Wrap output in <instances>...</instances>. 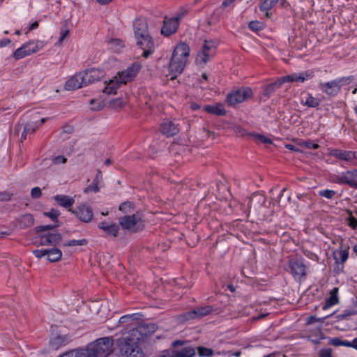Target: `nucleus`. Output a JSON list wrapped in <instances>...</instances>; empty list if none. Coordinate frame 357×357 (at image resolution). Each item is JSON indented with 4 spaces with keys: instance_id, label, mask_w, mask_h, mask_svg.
Wrapping results in <instances>:
<instances>
[{
    "instance_id": "obj_1",
    "label": "nucleus",
    "mask_w": 357,
    "mask_h": 357,
    "mask_svg": "<svg viewBox=\"0 0 357 357\" xmlns=\"http://www.w3.org/2000/svg\"><path fill=\"white\" fill-rule=\"evenodd\" d=\"M142 341L141 331L137 329L130 330L119 340L121 354L123 357H145L141 347Z\"/></svg>"
},
{
    "instance_id": "obj_2",
    "label": "nucleus",
    "mask_w": 357,
    "mask_h": 357,
    "mask_svg": "<svg viewBox=\"0 0 357 357\" xmlns=\"http://www.w3.org/2000/svg\"><path fill=\"white\" fill-rule=\"evenodd\" d=\"M190 52V47L185 43H181L176 46L169 63L171 79H175L183 71Z\"/></svg>"
},
{
    "instance_id": "obj_3",
    "label": "nucleus",
    "mask_w": 357,
    "mask_h": 357,
    "mask_svg": "<svg viewBox=\"0 0 357 357\" xmlns=\"http://www.w3.org/2000/svg\"><path fill=\"white\" fill-rule=\"evenodd\" d=\"M113 345V339L105 337L89 344L83 351L86 357H106L112 352Z\"/></svg>"
},
{
    "instance_id": "obj_4",
    "label": "nucleus",
    "mask_w": 357,
    "mask_h": 357,
    "mask_svg": "<svg viewBox=\"0 0 357 357\" xmlns=\"http://www.w3.org/2000/svg\"><path fill=\"white\" fill-rule=\"evenodd\" d=\"M119 222L124 230L132 233L142 231L145 227L143 215L141 211H137L131 215H125L119 218Z\"/></svg>"
},
{
    "instance_id": "obj_5",
    "label": "nucleus",
    "mask_w": 357,
    "mask_h": 357,
    "mask_svg": "<svg viewBox=\"0 0 357 357\" xmlns=\"http://www.w3.org/2000/svg\"><path fill=\"white\" fill-rule=\"evenodd\" d=\"M354 79L352 76L342 77L336 79L320 83L319 86L323 92L331 96H335L339 93L342 86L349 85Z\"/></svg>"
},
{
    "instance_id": "obj_6",
    "label": "nucleus",
    "mask_w": 357,
    "mask_h": 357,
    "mask_svg": "<svg viewBox=\"0 0 357 357\" xmlns=\"http://www.w3.org/2000/svg\"><path fill=\"white\" fill-rule=\"evenodd\" d=\"M333 181L339 185H347L357 189V169L342 172L332 176Z\"/></svg>"
},
{
    "instance_id": "obj_7",
    "label": "nucleus",
    "mask_w": 357,
    "mask_h": 357,
    "mask_svg": "<svg viewBox=\"0 0 357 357\" xmlns=\"http://www.w3.org/2000/svg\"><path fill=\"white\" fill-rule=\"evenodd\" d=\"M44 46L43 42L40 40H30L22 45V47L17 49L13 53V57L15 60L23 59L24 57L31 55Z\"/></svg>"
},
{
    "instance_id": "obj_8",
    "label": "nucleus",
    "mask_w": 357,
    "mask_h": 357,
    "mask_svg": "<svg viewBox=\"0 0 357 357\" xmlns=\"http://www.w3.org/2000/svg\"><path fill=\"white\" fill-rule=\"evenodd\" d=\"M329 155L344 162L347 165L354 166L357 165V152L340 149H331L329 150Z\"/></svg>"
},
{
    "instance_id": "obj_9",
    "label": "nucleus",
    "mask_w": 357,
    "mask_h": 357,
    "mask_svg": "<svg viewBox=\"0 0 357 357\" xmlns=\"http://www.w3.org/2000/svg\"><path fill=\"white\" fill-rule=\"evenodd\" d=\"M215 43L212 40H205L202 48L197 53V62L199 65H206V63L213 58L216 53Z\"/></svg>"
},
{
    "instance_id": "obj_10",
    "label": "nucleus",
    "mask_w": 357,
    "mask_h": 357,
    "mask_svg": "<svg viewBox=\"0 0 357 357\" xmlns=\"http://www.w3.org/2000/svg\"><path fill=\"white\" fill-rule=\"evenodd\" d=\"M349 255V246L343 243H340L338 249L333 252V259L335 260V271L340 273L343 271L344 263L347 261Z\"/></svg>"
},
{
    "instance_id": "obj_11",
    "label": "nucleus",
    "mask_w": 357,
    "mask_h": 357,
    "mask_svg": "<svg viewBox=\"0 0 357 357\" xmlns=\"http://www.w3.org/2000/svg\"><path fill=\"white\" fill-rule=\"evenodd\" d=\"M252 90L250 87H243L235 90L227 96V100L230 105L241 103L252 96Z\"/></svg>"
},
{
    "instance_id": "obj_12",
    "label": "nucleus",
    "mask_w": 357,
    "mask_h": 357,
    "mask_svg": "<svg viewBox=\"0 0 357 357\" xmlns=\"http://www.w3.org/2000/svg\"><path fill=\"white\" fill-rule=\"evenodd\" d=\"M142 65L139 62H134L130 66H128L125 70H123L117 74L118 82L123 83V84L131 82L138 74Z\"/></svg>"
},
{
    "instance_id": "obj_13",
    "label": "nucleus",
    "mask_w": 357,
    "mask_h": 357,
    "mask_svg": "<svg viewBox=\"0 0 357 357\" xmlns=\"http://www.w3.org/2000/svg\"><path fill=\"white\" fill-rule=\"evenodd\" d=\"M288 266L296 280H301L307 275L306 266L303 259L293 258L288 261Z\"/></svg>"
},
{
    "instance_id": "obj_14",
    "label": "nucleus",
    "mask_w": 357,
    "mask_h": 357,
    "mask_svg": "<svg viewBox=\"0 0 357 357\" xmlns=\"http://www.w3.org/2000/svg\"><path fill=\"white\" fill-rule=\"evenodd\" d=\"M184 15L185 13H182L175 17L165 20L161 29V33L165 36H169L175 33L178 27L179 21Z\"/></svg>"
},
{
    "instance_id": "obj_15",
    "label": "nucleus",
    "mask_w": 357,
    "mask_h": 357,
    "mask_svg": "<svg viewBox=\"0 0 357 357\" xmlns=\"http://www.w3.org/2000/svg\"><path fill=\"white\" fill-rule=\"evenodd\" d=\"M314 76L312 70H306L300 73H292L280 77L282 84L285 82H304Z\"/></svg>"
},
{
    "instance_id": "obj_16",
    "label": "nucleus",
    "mask_w": 357,
    "mask_h": 357,
    "mask_svg": "<svg viewBox=\"0 0 357 357\" xmlns=\"http://www.w3.org/2000/svg\"><path fill=\"white\" fill-rule=\"evenodd\" d=\"M133 29L135 33V38H140L144 37L148 43L150 41L149 33L148 31V24L144 19H137L133 24Z\"/></svg>"
},
{
    "instance_id": "obj_17",
    "label": "nucleus",
    "mask_w": 357,
    "mask_h": 357,
    "mask_svg": "<svg viewBox=\"0 0 357 357\" xmlns=\"http://www.w3.org/2000/svg\"><path fill=\"white\" fill-rule=\"evenodd\" d=\"M86 86V84L83 73L79 72L66 81L65 89L68 91H74Z\"/></svg>"
},
{
    "instance_id": "obj_18",
    "label": "nucleus",
    "mask_w": 357,
    "mask_h": 357,
    "mask_svg": "<svg viewBox=\"0 0 357 357\" xmlns=\"http://www.w3.org/2000/svg\"><path fill=\"white\" fill-rule=\"evenodd\" d=\"M81 221L84 222H89L93 217V213L91 208L87 205H80L75 210L72 211Z\"/></svg>"
},
{
    "instance_id": "obj_19",
    "label": "nucleus",
    "mask_w": 357,
    "mask_h": 357,
    "mask_svg": "<svg viewBox=\"0 0 357 357\" xmlns=\"http://www.w3.org/2000/svg\"><path fill=\"white\" fill-rule=\"evenodd\" d=\"M82 72L84 77V80L86 84V86L88 84L94 83L95 82L100 80L105 76V74L104 70L99 68L87 69Z\"/></svg>"
},
{
    "instance_id": "obj_20",
    "label": "nucleus",
    "mask_w": 357,
    "mask_h": 357,
    "mask_svg": "<svg viewBox=\"0 0 357 357\" xmlns=\"http://www.w3.org/2000/svg\"><path fill=\"white\" fill-rule=\"evenodd\" d=\"M150 41L148 43V40L145 39L144 37L140 38H136L137 45L143 50L142 56L144 58H148L154 51V42L152 37L149 35Z\"/></svg>"
},
{
    "instance_id": "obj_21",
    "label": "nucleus",
    "mask_w": 357,
    "mask_h": 357,
    "mask_svg": "<svg viewBox=\"0 0 357 357\" xmlns=\"http://www.w3.org/2000/svg\"><path fill=\"white\" fill-rule=\"evenodd\" d=\"M212 310L213 308L211 306L199 307L185 313L183 316L185 319L202 318L208 314Z\"/></svg>"
},
{
    "instance_id": "obj_22",
    "label": "nucleus",
    "mask_w": 357,
    "mask_h": 357,
    "mask_svg": "<svg viewBox=\"0 0 357 357\" xmlns=\"http://www.w3.org/2000/svg\"><path fill=\"white\" fill-rule=\"evenodd\" d=\"M160 130L166 136L172 137L179 132V128L174 121L165 120L161 124Z\"/></svg>"
},
{
    "instance_id": "obj_23",
    "label": "nucleus",
    "mask_w": 357,
    "mask_h": 357,
    "mask_svg": "<svg viewBox=\"0 0 357 357\" xmlns=\"http://www.w3.org/2000/svg\"><path fill=\"white\" fill-rule=\"evenodd\" d=\"M98 227L102 230L107 236L116 237L119 234V227L113 222H100Z\"/></svg>"
},
{
    "instance_id": "obj_24",
    "label": "nucleus",
    "mask_w": 357,
    "mask_h": 357,
    "mask_svg": "<svg viewBox=\"0 0 357 357\" xmlns=\"http://www.w3.org/2000/svg\"><path fill=\"white\" fill-rule=\"evenodd\" d=\"M195 350L197 351L199 357H213L215 355L226 356L229 354V351L213 350L204 346H199Z\"/></svg>"
},
{
    "instance_id": "obj_25",
    "label": "nucleus",
    "mask_w": 357,
    "mask_h": 357,
    "mask_svg": "<svg viewBox=\"0 0 357 357\" xmlns=\"http://www.w3.org/2000/svg\"><path fill=\"white\" fill-rule=\"evenodd\" d=\"M61 240V235L59 232L49 233L42 235L40 238L43 245H56Z\"/></svg>"
},
{
    "instance_id": "obj_26",
    "label": "nucleus",
    "mask_w": 357,
    "mask_h": 357,
    "mask_svg": "<svg viewBox=\"0 0 357 357\" xmlns=\"http://www.w3.org/2000/svg\"><path fill=\"white\" fill-rule=\"evenodd\" d=\"M320 99L313 97L312 95L309 93L302 94L301 97V105L308 107H317L320 105Z\"/></svg>"
},
{
    "instance_id": "obj_27",
    "label": "nucleus",
    "mask_w": 357,
    "mask_h": 357,
    "mask_svg": "<svg viewBox=\"0 0 357 357\" xmlns=\"http://www.w3.org/2000/svg\"><path fill=\"white\" fill-rule=\"evenodd\" d=\"M53 199L60 206L66 208H70L75 203L74 197L65 195H56Z\"/></svg>"
},
{
    "instance_id": "obj_28",
    "label": "nucleus",
    "mask_w": 357,
    "mask_h": 357,
    "mask_svg": "<svg viewBox=\"0 0 357 357\" xmlns=\"http://www.w3.org/2000/svg\"><path fill=\"white\" fill-rule=\"evenodd\" d=\"M282 82H281L280 77L275 82L271 83L263 87V97L266 100L269 97L281 86Z\"/></svg>"
},
{
    "instance_id": "obj_29",
    "label": "nucleus",
    "mask_w": 357,
    "mask_h": 357,
    "mask_svg": "<svg viewBox=\"0 0 357 357\" xmlns=\"http://www.w3.org/2000/svg\"><path fill=\"white\" fill-rule=\"evenodd\" d=\"M326 317H317L314 315H311L306 319L305 323L307 325H311L316 323H319L320 326L316 328L317 336L319 338H323V334L321 331V325L324 324Z\"/></svg>"
},
{
    "instance_id": "obj_30",
    "label": "nucleus",
    "mask_w": 357,
    "mask_h": 357,
    "mask_svg": "<svg viewBox=\"0 0 357 357\" xmlns=\"http://www.w3.org/2000/svg\"><path fill=\"white\" fill-rule=\"evenodd\" d=\"M204 110L209 114H215L218 116H223L226 114L225 107L221 103H217L213 105H205Z\"/></svg>"
},
{
    "instance_id": "obj_31",
    "label": "nucleus",
    "mask_w": 357,
    "mask_h": 357,
    "mask_svg": "<svg viewBox=\"0 0 357 357\" xmlns=\"http://www.w3.org/2000/svg\"><path fill=\"white\" fill-rule=\"evenodd\" d=\"M69 342L66 335H56L50 341L51 347L54 349H58L61 347L66 345Z\"/></svg>"
},
{
    "instance_id": "obj_32",
    "label": "nucleus",
    "mask_w": 357,
    "mask_h": 357,
    "mask_svg": "<svg viewBox=\"0 0 357 357\" xmlns=\"http://www.w3.org/2000/svg\"><path fill=\"white\" fill-rule=\"evenodd\" d=\"M173 353V357H194L196 354V350L191 346H186L179 351H174Z\"/></svg>"
},
{
    "instance_id": "obj_33",
    "label": "nucleus",
    "mask_w": 357,
    "mask_h": 357,
    "mask_svg": "<svg viewBox=\"0 0 357 357\" xmlns=\"http://www.w3.org/2000/svg\"><path fill=\"white\" fill-rule=\"evenodd\" d=\"M121 84H123L118 82L117 75L114 77L113 79H110L105 87L103 92L107 94H115L117 89L119 88Z\"/></svg>"
},
{
    "instance_id": "obj_34",
    "label": "nucleus",
    "mask_w": 357,
    "mask_h": 357,
    "mask_svg": "<svg viewBox=\"0 0 357 357\" xmlns=\"http://www.w3.org/2000/svg\"><path fill=\"white\" fill-rule=\"evenodd\" d=\"M338 288L334 287L330 292V296L326 299V303L323 307L324 310H326L335 304L339 301L338 296Z\"/></svg>"
},
{
    "instance_id": "obj_35",
    "label": "nucleus",
    "mask_w": 357,
    "mask_h": 357,
    "mask_svg": "<svg viewBox=\"0 0 357 357\" xmlns=\"http://www.w3.org/2000/svg\"><path fill=\"white\" fill-rule=\"evenodd\" d=\"M20 227H29L34 224V218L32 215L27 213L22 215L19 218Z\"/></svg>"
},
{
    "instance_id": "obj_36",
    "label": "nucleus",
    "mask_w": 357,
    "mask_h": 357,
    "mask_svg": "<svg viewBox=\"0 0 357 357\" xmlns=\"http://www.w3.org/2000/svg\"><path fill=\"white\" fill-rule=\"evenodd\" d=\"M47 252V259L51 262H56L62 257V252L58 248L48 250Z\"/></svg>"
},
{
    "instance_id": "obj_37",
    "label": "nucleus",
    "mask_w": 357,
    "mask_h": 357,
    "mask_svg": "<svg viewBox=\"0 0 357 357\" xmlns=\"http://www.w3.org/2000/svg\"><path fill=\"white\" fill-rule=\"evenodd\" d=\"M119 209L125 215H131L135 210V205L132 202L127 201L122 203Z\"/></svg>"
},
{
    "instance_id": "obj_38",
    "label": "nucleus",
    "mask_w": 357,
    "mask_h": 357,
    "mask_svg": "<svg viewBox=\"0 0 357 357\" xmlns=\"http://www.w3.org/2000/svg\"><path fill=\"white\" fill-rule=\"evenodd\" d=\"M157 326L154 324H147L141 326L138 328H137L139 331H141V337H142V334L144 333L145 335L151 334L155 331Z\"/></svg>"
},
{
    "instance_id": "obj_39",
    "label": "nucleus",
    "mask_w": 357,
    "mask_h": 357,
    "mask_svg": "<svg viewBox=\"0 0 357 357\" xmlns=\"http://www.w3.org/2000/svg\"><path fill=\"white\" fill-rule=\"evenodd\" d=\"M275 5L273 4L270 0H264L259 6L261 12H264L266 17H270L268 10L273 8Z\"/></svg>"
},
{
    "instance_id": "obj_40",
    "label": "nucleus",
    "mask_w": 357,
    "mask_h": 357,
    "mask_svg": "<svg viewBox=\"0 0 357 357\" xmlns=\"http://www.w3.org/2000/svg\"><path fill=\"white\" fill-rule=\"evenodd\" d=\"M59 357H86V356L84 355L83 349H78L66 352Z\"/></svg>"
},
{
    "instance_id": "obj_41",
    "label": "nucleus",
    "mask_w": 357,
    "mask_h": 357,
    "mask_svg": "<svg viewBox=\"0 0 357 357\" xmlns=\"http://www.w3.org/2000/svg\"><path fill=\"white\" fill-rule=\"evenodd\" d=\"M88 243L87 240L85 238L79 239V240H69L66 243H64V246H75V245H85Z\"/></svg>"
},
{
    "instance_id": "obj_42",
    "label": "nucleus",
    "mask_w": 357,
    "mask_h": 357,
    "mask_svg": "<svg viewBox=\"0 0 357 357\" xmlns=\"http://www.w3.org/2000/svg\"><path fill=\"white\" fill-rule=\"evenodd\" d=\"M329 344L339 347V346H346L348 347L349 341L347 340H342L337 337L332 338L329 340Z\"/></svg>"
},
{
    "instance_id": "obj_43",
    "label": "nucleus",
    "mask_w": 357,
    "mask_h": 357,
    "mask_svg": "<svg viewBox=\"0 0 357 357\" xmlns=\"http://www.w3.org/2000/svg\"><path fill=\"white\" fill-rule=\"evenodd\" d=\"M335 194L336 192L335 190L329 189L321 190L319 192V196L326 197L327 199L333 198V197H334Z\"/></svg>"
},
{
    "instance_id": "obj_44",
    "label": "nucleus",
    "mask_w": 357,
    "mask_h": 357,
    "mask_svg": "<svg viewBox=\"0 0 357 357\" xmlns=\"http://www.w3.org/2000/svg\"><path fill=\"white\" fill-rule=\"evenodd\" d=\"M100 190V183H98V182H96V181H93V183L88 185L85 190H84V192H97Z\"/></svg>"
},
{
    "instance_id": "obj_45",
    "label": "nucleus",
    "mask_w": 357,
    "mask_h": 357,
    "mask_svg": "<svg viewBox=\"0 0 357 357\" xmlns=\"http://www.w3.org/2000/svg\"><path fill=\"white\" fill-rule=\"evenodd\" d=\"M45 215L51 218L53 221H58V217L59 216V212L57 210L55 209H51L48 212H45Z\"/></svg>"
},
{
    "instance_id": "obj_46",
    "label": "nucleus",
    "mask_w": 357,
    "mask_h": 357,
    "mask_svg": "<svg viewBox=\"0 0 357 357\" xmlns=\"http://www.w3.org/2000/svg\"><path fill=\"white\" fill-rule=\"evenodd\" d=\"M38 128V126L36 124V123H27L24 127V132L33 133Z\"/></svg>"
},
{
    "instance_id": "obj_47",
    "label": "nucleus",
    "mask_w": 357,
    "mask_h": 357,
    "mask_svg": "<svg viewBox=\"0 0 357 357\" xmlns=\"http://www.w3.org/2000/svg\"><path fill=\"white\" fill-rule=\"evenodd\" d=\"M331 348H323L319 351V357H333Z\"/></svg>"
},
{
    "instance_id": "obj_48",
    "label": "nucleus",
    "mask_w": 357,
    "mask_h": 357,
    "mask_svg": "<svg viewBox=\"0 0 357 357\" xmlns=\"http://www.w3.org/2000/svg\"><path fill=\"white\" fill-rule=\"evenodd\" d=\"M90 104L91 105V109L96 111L100 110L104 106V103L102 101L96 100H91L90 101Z\"/></svg>"
},
{
    "instance_id": "obj_49",
    "label": "nucleus",
    "mask_w": 357,
    "mask_h": 357,
    "mask_svg": "<svg viewBox=\"0 0 357 357\" xmlns=\"http://www.w3.org/2000/svg\"><path fill=\"white\" fill-rule=\"evenodd\" d=\"M356 314V312L352 309H346L342 313L338 314L337 317L341 319H346L347 317L354 315Z\"/></svg>"
},
{
    "instance_id": "obj_50",
    "label": "nucleus",
    "mask_w": 357,
    "mask_h": 357,
    "mask_svg": "<svg viewBox=\"0 0 357 357\" xmlns=\"http://www.w3.org/2000/svg\"><path fill=\"white\" fill-rule=\"evenodd\" d=\"M31 196L33 199L40 198L42 196L41 190L39 187H34L31 189Z\"/></svg>"
},
{
    "instance_id": "obj_51",
    "label": "nucleus",
    "mask_w": 357,
    "mask_h": 357,
    "mask_svg": "<svg viewBox=\"0 0 357 357\" xmlns=\"http://www.w3.org/2000/svg\"><path fill=\"white\" fill-rule=\"evenodd\" d=\"M348 225L352 229L357 228V218L353 216L351 214L348 218Z\"/></svg>"
},
{
    "instance_id": "obj_52",
    "label": "nucleus",
    "mask_w": 357,
    "mask_h": 357,
    "mask_svg": "<svg viewBox=\"0 0 357 357\" xmlns=\"http://www.w3.org/2000/svg\"><path fill=\"white\" fill-rule=\"evenodd\" d=\"M255 138L260 142L268 144H272V140L264 135L258 134L255 135Z\"/></svg>"
},
{
    "instance_id": "obj_53",
    "label": "nucleus",
    "mask_w": 357,
    "mask_h": 357,
    "mask_svg": "<svg viewBox=\"0 0 357 357\" xmlns=\"http://www.w3.org/2000/svg\"><path fill=\"white\" fill-rule=\"evenodd\" d=\"M47 249L35 250L33 253L37 258L40 259L47 255Z\"/></svg>"
},
{
    "instance_id": "obj_54",
    "label": "nucleus",
    "mask_w": 357,
    "mask_h": 357,
    "mask_svg": "<svg viewBox=\"0 0 357 357\" xmlns=\"http://www.w3.org/2000/svg\"><path fill=\"white\" fill-rule=\"evenodd\" d=\"M57 227V225H47L37 227V231H44L51 230Z\"/></svg>"
},
{
    "instance_id": "obj_55",
    "label": "nucleus",
    "mask_w": 357,
    "mask_h": 357,
    "mask_svg": "<svg viewBox=\"0 0 357 357\" xmlns=\"http://www.w3.org/2000/svg\"><path fill=\"white\" fill-rule=\"evenodd\" d=\"M304 146L310 149L316 150L319 147V145L317 143H314L312 141H306L304 142Z\"/></svg>"
},
{
    "instance_id": "obj_56",
    "label": "nucleus",
    "mask_w": 357,
    "mask_h": 357,
    "mask_svg": "<svg viewBox=\"0 0 357 357\" xmlns=\"http://www.w3.org/2000/svg\"><path fill=\"white\" fill-rule=\"evenodd\" d=\"M249 28L251 29V30H255V31H257V30H259L261 29V24L259 22H250L249 23V25H248Z\"/></svg>"
},
{
    "instance_id": "obj_57",
    "label": "nucleus",
    "mask_w": 357,
    "mask_h": 357,
    "mask_svg": "<svg viewBox=\"0 0 357 357\" xmlns=\"http://www.w3.org/2000/svg\"><path fill=\"white\" fill-rule=\"evenodd\" d=\"M66 162V158L62 155L56 156L54 158L53 162L56 165L63 164Z\"/></svg>"
},
{
    "instance_id": "obj_58",
    "label": "nucleus",
    "mask_w": 357,
    "mask_h": 357,
    "mask_svg": "<svg viewBox=\"0 0 357 357\" xmlns=\"http://www.w3.org/2000/svg\"><path fill=\"white\" fill-rule=\"evenodd\" d=\"M69 30L67 29H63L61 31V36L59 38V43H61L63 40L66 38V36L68 35Z\"/></svg>"
},
{
    "instance_id": "obj_59",
    "label": "nucleus",
    "mask_w": 357,
    "mask_h": 357,
    "mask_svg": "<svg viewBox=\"0 0 357 357\" xmlns=\"http://www.w3.org/2000/svg\"><path fill=\"white\" fill-rule=\"evenodd\" d=\"M93 181H96V182H98V183H100V185L102 183V173L100 171H98L97 173H96V178Z\"/></svg>"
},
{
    "instance_id": "obj_60",
    "label": "nucleus",
    "mask_w": 357,
    "mask_h": 357,
    "mask_svg": "<svg viewBox=\"0 0 357 357\" xmlns=\"http://www.w3.org/2000/svg\"><path fill=\"white\" fill-rule=\"evenodd\" d=\"M10 40L8 38H4L0 40V47H6L10 43Z\"/></svg>"
},
{
    "instance_id": "obj_61",
    "label": "nucleus",
    "mask_w": 357,
    "mask_h": 357,
    "mask_svg": "<svg viewBox=\"0 0 357 357\" xmlns=\"http://www.w3.org/2000/svg\"><path fill=\"white\" fill-rule=\"evenodd\" d=\"M348 347L357 349V337L354 338L352 341H349Z\"/></svg>"
},
{
    "instance_id": "obj_62",
    "label": "nucleus",
    "mask_w": 357,
    "mask_h": 357,
    "mask_svg": "<svg viewBox=\"0 0 357 357\" xmlns=\"http://www.w3.org/2000/svg\"><path fill=\"white\" fill-rule=\"evenodd\" d=\"M285 147L290 151H299V149H298L293 144H286Z\"/></svg>"
},
{
    "instance_id": "obj_63",
    "label": "nucleus",
    "mask_w": 357,
    "mask_h": 357,
    "mask_svg": "<svg viewBox=\"0 0 357 357\" xmlns=\"http://www.w3.org/2000/svg\"><path fill=\"white\" fill-rule=\"evenodd\" d=\"M185 343L184 341H181V340H176V341H174L172 344V347H176L177 346H181V345H183Z\"/></svg>"
},
{
    "instance_id": "obj_64",
    "label": "nucleus",
    "mask_w": 357,
    "mask_h": 357,
    "mask_svg": "<svg viewBox=\"0 0 357 357\" xmlns=\"http://www.w3.org/2000/svg\"><path fill=\"white\" fill-rule=\"evenodd\" d=\"M38 26V22L37 21L34 22L33 23H32L29 27L28 28V31H26V33L28 31H30L31 30H33L35 29H36L37 27Z\"/></svg>"
}]
</instances>
